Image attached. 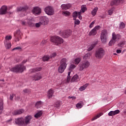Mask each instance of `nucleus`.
Segmentation results:
<instances>
[{"mask_svg":"<svg viewBox=\"0 0 126 126\" xmlns=\"http://www.w3.org/2000/svg\"><path fill=\"white\" fill-rule=\"evenodd\" d=\"M71 6V5L69 3L68 4H63L61 5V7L62 9H68Z\"/></svg>","mask_w":126,"mask_h":126,"instance_id":"nucleus-21","label":"nucleus"},{"mask_svg":"<svg viewBox=\"0 0 126 126\" xmlns=\"http://www.w3.org/2000/svg\"><path fill=\"white\" fill-rule=\"evenodd\" d=\"M65 68H66L60 65V66L58 67V72L60 73H63V72L64 71V69H65Z\"/></svg>","mask_w":126,"mask_h":126,"instance_id":"nucleus-25","label":"nucleus"},{"mask_svg":"<svg viewBox=\"0 0 126 126\" xmlns=\"http://www.w3.org/2000/svg\"><path fill=\"white\" fill-rule=\"evenodd\" d=\"M63 14L64 16H69L70 14V12H69L68 11H64L63 12Z\"/></svg>","mask_w":126,"mask_h":126,"instance_id":"nucleus-36","label":"nucleus"},{"mask_svg":"<svg viewBox=\"0 0 126 126\" xmlns=\"http://www.w3.org/2000/svg\"><path fill=\"white\" fill-rule=\"evenodd\" d=\"M78 81V75H75L71 79V82H76V81Z\"/></svg>","mask_w":126,"mask_h":126,"instance_id":"nucleus-26","label":"nucleus"},{"mask_svg":"<svg viewBox=\"0 0 126 126\" xmlns=\"http://www.w3.org/2000/svg\"><path fill=\"white\" fill-rule=\"evenodd\" d=\"M40 21L42 25H47L49 23V18L46 16L41 17L40 18Z\"/></svg>","mask_w":126,"mask_h":126,"instance_id":"nucleus-13","label":"nucleus"},{"mask_svg":"<svg viewBox=\"0 0 126 126\" xmlns=\"http://www.w3.org/2000/svg\"><path fill=\"white\" fill-rule=\"evenodd\" d=\"M113 12H114V10L113 9H111L108 11V14L109 15H112Z\"/></svg>","mask_w":126,"mask_h":126,"instance_id":"nucleus-47","label":"nucleus"},{"mask_svg":"<svg viewBox=\"0 0 126 126\" xmlns=\"http://www.w3.org/2000/svg\"><path fill=\"white\" fill-rule=\"evenodd\" d=\"M42 13L41 8L38 7H34L32 10V13L34 15H40Z\"/></svg>","mask_w":126,"mask_h":126,"instance_id":"nucleus-14","label":"nucleus"},{"mask_svg":"<svg viewBox=\"0 0 126 126\" xmlns=\"http://www.w3.org/2000/svg\"><path fill=\"white\" fill-rule=\"evenodd\" d=\"M41 105H42V101H39L35 103V106L36 108H37V109H39V108H40Z\"/></svg>","mask_w":126,"mask_h":126,"instance_id":"nucleus-32","label":"nucleus"},{"mask_svg":"<svg viewBox=\"0 0 126 126\" xmlns=\"http://www.w3.org/2000/svg\"><path fill=\"white\" fill-rule=\"evenodd\" d=\"M15 50H21V47H16V48H14L12 49V51H14Z\"/></svg>","mask_w":126,"mask_h":126,"instance_id":"nucleus-56","label":"nucleus"},{"mask_svg":"<svg viewBox=\"0 0 126 126\" xmlns=\"http://www.w3.org/2000/svg\"><path fill=\"white\" fill-rule=\"evenodd\" d=\"M70 73H71V72H68V76L67 77V82H69V81H70Z\"/></svg>","mask_w":126,"mask_h":126,"instance_id":"nucleus-41","label":"nucleus"},{"mask_svg":"<svg viewBox=\"0 0 126 126\" xmlns=\"http://www.w3.org/2000/svg\"><path fill=\"white\" fill-rule=\"evenodd\" d=\"M29 90L27 89H26L25 90H23V93H27V92H28Z\"/></svg>","mask_w":126,"mask_h":126,"instance_id":"nucleus-59","label":"nucleus"},{"mask_svg":"<svg viewBox=\"0 0 126 126\" xmlns=\"http://www.w3.org/2000/svg\"><path fill=\"white\" fill-rule=\"evenodd\" d=\"M23 113H24V109H20L18 110H15L12 112L13 116H17L18 115H21Z\"/></svg>","mask_w":126,"mask_h":126,"instance_id":"nucleus-18","label":"nucleus"},{"mask_svg":"<svg viewBox=\"0 0 126 126\" xmlns=\"http://www.w3.org/2000/svg\"><path fill=\"white\" fill-rule=\"evenodd\" d=\"M80 62H81V59H80L79 58H76L74 60V63H75V64H78V63H80Z\"/></svg>","mask_w":126,"mask_h":126,"instance_id":"nucleus-39","label":"nucleus"},{"mask_svg":"<svg viewBox=\"0 0 126 126\" xmlns=\"http://www.w3.org/2000/svg\"><path fill=\"white\" fill-rule=\"evenodd\" d=\"M14 97H15V94H10L9 97L10 100H13Z\"/></svg>","mask_w":126,"mask_h":126,"instance_id":"nucleus-50","label":"nucleus"},{"mask_svg":"<svg viewBox=\"0 0 126 126\" xmlns=\"http://www.w3.org/2000/svg\"><path fill=\"white\" fill-rule=\"evenodd\" d=\"M76 107L78 109H80V108H82V104H81V103H78L76 104Z\"/></svg>","mask_w":126,"mask_h":126,"instance_id":"nucleus-42","label":"nucleus"},{"mask_svg":"<svg viewBox=\"0 0 126 126\" xmlns=\"http://www.w3.org/2000/svg\"><path fill=\"white\" fill-rule=\"evenodd\" d=\"M105 55V50L103 48H99L95 52V57L96 59H102Z\"/></svg>","mask_w":126,"mask_h":126,"instance_id":"nucleus-6","label":"nucleus"},{"mask_svg":"<svg viewBox=\"0 0 126 126\" xmlns=\"http://www.w3.org/2000/svg\"><path fill=\"white\" fill-rule=\"evenodd\" d=\"M11 121H12V119H10L9 120H7V123H11Z\"/></svg>","mask_w":126,"mask_h":126,"instance_id":"nucleus-60","label":"nucleus"},{"mask_svg":"<svg viewBox=\"0 0 126 126\" xmlns=\"http://www.w3.org/2000/svg\"><path fill=\"white\" fill-rule=\"evenodd\" d=\"M68 98V99H72V100H75V99H76V97H75V96H69Z\"/></svg>","mask_w":126,"mask_h":126,"instance_id":"nucleus-54","label":"nucleus"},{"mask_svg":"<svg viewBox=\"0 0 126 126\" xmlns=\"http://www.w3.org/2000/svg\"><path fill=\"white\" fill-rule=\"evenodd\" d=\"M51 41L58 46V45H61L63 43V39L58 35H55L51 37Z\"/></svg>","mask_w":126,"mask_h":126,"instance_id":"nucleus-2","label":"nucleus"},{"mask_svg":"<svg viewBox=\"0 0 126 126\" xmlns=\"http://www.w3.org/2000/svg\"><path fill=\"white\" fill-rule=\"evenodd\" d=\"M56 56H57V53H54L51 55L50 58L51 59H52V58H55V57H56Z\"/></svg>","mask_w":126,"mask_h":126,"instance_id":"nucleus-53","label":"nucleus"},{"mask_svg":"<svg viewBox=\"0 0 126 126\" xmlns=\"http://www.w3.org/2000/svg\"><path fill=\"white\" fill-rule=\"evenodd\" d=\"M50 56H46L43 57V62H48V61H49V60H50Z\"/></svg>","mask_w":126,"mask_h":126,"instance_id":"nucleus-35","label":"nucleus"},{"mask_svg":"<svg viewBox=\"0 0 126 126\" xmlns=\"http://www.w3.org/2000/svg\"><path fill=\"white\" fill-rule=\"evenodd\" d=\"M27 9V7H19L17 9V11H26Z\"/></svg>","mask_w":126,"mask_h":126,"instance_id":"nucleus-30","label":"nucleus"},{"mask_svg":"<svg viewBox=\"0 0 126 126\" xmlns=\"http://www.w3.org/2000/svg\"><path fill=\"white\" fill-rule=\"evenodd\" d=\"M97 11H98V7H95L94 8L93 11H92V14L93 16H95L97 13Z\"/></svg>","mask_w":126,"mask_h":126,"instance_id":"nucleus-27","label":"nucleus"},{"mask_svg":"<svg viewBox=\"0 0 126 126\" xmlns=\"http://www.w3.org/2000/svg\"><path fill=\"white\" fill-rule=\"evenodd\" d=\"M124 45H125V43L124 42H120L118 45V47H121V48H123Z\"/></svg>","mask_w":126,"mask_h":126,"instance_id":"nucleus-48","label":"nucleus"},{"mask_svg":"<svg viewBox=\"0 0 126 126\" xmlns=\"http://www.w3.org/2000/svg\"><path fill=\"white\" fill-rule=\"evenodd\" d=\"M72 32L70 30H64L63 31H60L59 32V35L63 37V38H68L69 36L71 35Z\"/></svg>","mask_w":126,"mask_h":126,"instance_id":"nucleus-4","label":"nucleus"},{"mask_svg":"<svg viewBox=\"0 0 126 126\" xmlns=\"http://www.w3.org/2000/svg\"><path fill=\"white\" fill-rule=\"evenodd\" d=\"M22 33L20 32L19 30H17V31L15 32L14 36L15 38V41L16 42H18L19 40H20V38H21V35Z\"/></svg>","mask_w":126,"mask_h":126,"instance_id":"nucleus-11","label":"nucleus"},{"mask_svg":"<svg viewBox=\"0 0 126 126\" xmlns=\"http://www.w3.org/2000/svg\"><path fill=\"white\" fill-rule=\"evenodd\" d=\"M25 67L22 64L17 65L11 68L10 70L13 72H23L25 70Z\"/></svg>","mask_w":126,"mask_h":126,"instance_id":"nucleus-3","label":"nucleus"},{"mask_svg":"<svg viewBox=\"0 0 126 126\" xmlns=\"http://www.w3.org/2000/svg\"><path fill=\"white\" fill-rule=\"evenodd\" d=\"M87 84L86 85H85L82 87H81L80 88H79V90L80 91H84V90H85V89H86V88H87Z\"/></svg>","mask_w":126,"mask_h":126,"instance_id":"nucleus-38","label":"nucleus"},{"mask_svg":"<svg viewBox=\"0 0 126 126\" xmlns=\"http://www.w3.org/2000/svg\"><path fill=\"white\" fill-rule=\"evenodd\" d=\"M101 115L98 114L96 116H95L92 119V121H95V120H97V119H98V118H100V116Z\"/></svg>","mask_w":126,"mask_h":126,"instance_id":"nucleus-46","label":"nucleus"},{"mask_svg":"<svg viewBox=\"0 0 126 126\" xmlns=\"http://www.w3.org/2000/svg\"><path fill=\"white\" fill-rule=\"evenodd\" d=\"M75 67H76V66L74 64H71L69 67V70H70V71H72V70L74 69Z\"/></svg>","mask_w":126,"mask_h":126,"instance_id":"nucleus-37","label":"nucleus"},{"mask_svg":"<svg viewBox=\"0 0 126 126\" xmlns=\"http://www.w3.org/2000/svg\"><path fill=\"white\" fill-rule=\"evenodd\" d=\"M118 39V40L121 39V35L120 34L116 35L115 32H113L112 33V39L109 42V46H112V45H114V44L116 43V39Z\"/></svg>","mask_w":126,"mask_h":126,"instance_id":"nucleus-9","label":"nucleus"},{"mask_svg":"<svg viewBox=\"0 0 126 126\" xmlns=\"http://www.w3.org/2000/svg\"><path fill=\"white\" fill-rule=\"evenodd\" d=\"M42 69V68L41 67H37L32 69L33 72H36L37 71H41V70Z\"/></svg>","mask_w":126,"mask_h":126,"instance_id":"nucleus-33","label":"nucleus"},{"mask_svg":"<svg viewBox=\"0 0 126 126\" xmlns=\"http://www.w3.org/2000/svg\"><path fill=\"white\" fill-rule=\"evenodd\" d=\"M2 109H3V101L0 99V115L2 112Z\"/></svg>","mask_w":126,"mask_h":126,"instance_id":"nucleus-28","label":"nucleus"},{"mask_svg":"<svg viewBox=\"0 0 126 126\" xmlns=\"http://www.w3.org/2000/svg\"><path fill=\"white\" fill-rule=\"evenodd\" d=\"M60 65L66 68L67 65V59L66 58L62 59L60 61Z\"/></svg>","mask_w":126,"mask_h":126,"instance_id":"nucleus-15","label":"nucleus"},{"mask_svg":"<svg viewBox=\"0 0 126 126\" xmlns=\"http://www.w3.org/2000/svg\"><path fill=\"white\" fill-rule=\"evenodd\" d=\"M53 95H54V91L52 89H50L48 91L47 96L48 97V99H50V98H52L53 97Z\"/></svg>","mask_w":126,"mask_h":126,"instance_id":"nucleus-22","label":"nucleus"},{"mask_svg":"<svg viewBox=\"0 0 126 126\" xmlns=\"http://www.w3.org/2000/svg\"><path fill=\"white\" fill-rule=\"evenodd\" d=\"M120 113L119 110H116L114 111H113V115L115 116V115H117V114H119Z\"/></svg>","mask_w":126,"mask_h":126,"instance_id":"nucleus-49","label":"nucleus"},{"mask_svg":"<svg viewBox=\"0 0 126 126\" xmlns=\"http://www.w3.org/2000/svg\"><path fill=\"white\" fill-rule=\"evenodd\" d=\"M42 74L40 73H37L34 75L33 77V80H35V81H38L40 80V79H42Z\"/></svg>","mask_w":126,"mask_h":126,"instance_id":"nucleus-16","label":"nucleus"},{"mask_svg":"<svg viewBox=\"0 0 126 126\" xmlns=\"http://www.w3.org/2000/svg\"><path fill=\"white\" fill-rule=\"evenodd\" d=\"M114 55H117V54H116V53H114Z\"/></svg>","mask_w":126,"mask_h":126,"instance_id":"nucleus-64","label":"nucleus"},{"mask_svg":"<svg viewBox=\"0 0 126 126\" xmlns=\"http://www.w3.org/2000/svg\"><path fill=\"white\" fill-rule=\"evenodd\" d=\"M91 56V54L90 53H88L85 54V56L83 57L84 60H88L90 59V57Z\"/></svg>","mask_w":126,"mask_h":126,"instance_id":"nucleus-31","label":"nucleus"},{"mask_svg":"<svg viewBox=\"0 0 126 126\" xmlns=\"http://www.w3.org/2000/svg\"><path fill=\"white\" fill-rule=\"evenodd\" d=\"M90 1H92L93 0H89Z\"/></svg>","mask_w":126,"mask_h":126,"instance_id":"nucleus-62","label":"nucleus"},{"mask_svg":"<svg viewBox=\"0 0 126 126\" xmlns=\"http://www.w3.org/2000/svg\"><path fill=\"white\" fill-rule=\"evenodd\" d=\"M116 53H117V54H121V53H122V50L118 49L116 51Z\"/></svg>","mask_w":126,"mask_h":126,"instance_id":"nucleus-58","label":"nucleus"},{"mask_svg":"<svg viewBox=\"0 0 126 126\" xmlns=\"http://www.w3.org/2000/svg\"><path fill=\"white\" fill-rule=\"evenodd\" d=\"M27 23L28 25L31 26V25L32 24V19L31 18L30 20H25L21 21L22 25L25 26L27 24Z\"/></svg>","mask_w":126,"mask_h":126,"instance_id":"nucleus-17","label":"nucleus"},{"mask_svg":"<svg viewBox=\"0 0 126 126\" xmlns=\"http://www.w3.org/2000/svg\"><path fill=\"white\" fill-rule=\"evenodd\" d=\"M123 0H113L111 3V5H118Z\"/></svg>","mask_w":126,"mask_h":126,"instance_id":"nucleus-23","label":"nucleus"},{"mask_svg":"<svg viewBox=\"0 0 126 126\" xmlns=\"http://www.w3.org/2000/svg\"><path fill=\"white\" fill-rule=\"evenodd\" d=\"M46 43H47V41L45 40H43L41 41L40 45H41V46H43V45H45V44H46Z\"/></svg>","mask_w":126,"mask_h":126,"instance_id":"nucleus-51","label":"nucleus"},{"mask_svg":"<svg viewBox=\"0 0 126 126\" xmlns=\"http://www.w3.org/2000/svg\"><path fill=\"white\" fill-rule=\"evenodd\" d=\"M15 99L17 100V101H18V100H20V96H15Z\"/></svg>","mask_w":126,"mask_h":126,"instance_id":"nucleus-57","label":"nucleus"},{"mask_svg":"<svg viewBox=\"0 0 126 126\" xmlns=\"http://www.w3.org/2000/svg\"><path fill=\"white\" fill-rule=\"evenodd\" d=\"M2 81H4V80L3 79V80H2Z\"/></svg>","mask_w":126,"mask_h":126,"instance_id":"nucleus-63","label":"nucleus"},{"mask_svg":"<svg viewBox=\"0 0 126 126\" xmlns=\"http://www.w3.org/2000/svg\"><path fill=\"white\" fill-rule=\"evenodd\" d=\"M108 116H114V112L113 111H111L110 112L108 113Z\"/></svg>","mask_w":126,"mask_h":126,"instance_id":"nucleus-55","label":"nucleus"},{"mask_svg":"<svg viewBox=\"0 0 126 126\" xmlns=\"http://www.w3.org/2000/svg\"><path fill=\"white\" fill-rule=\"evenodd\" d=\"M12 36L11 35H6L4 41V44L5 46L6 49H9L11 47V43H10V40H11Z\"/></svg>","mask_w":126,"mask_h":126,"instance_id":"nucleus-7","label":"nucleus"},{"mask_svg":"<svg viewBox=\"0 0 126 126\" xmlns=\"http://www.w3.org/2000/svg\"><path fill=\"white\" fill-rule=\"evenodd\" d=\"M26 62H27V60H24V61L22 62V63H26Z\"/></svg>","mask_w":126,"mask_h":126,"instance_id":"nucleus-61","label":"nucleus"},{"mask_svg":"<svg viewBox=\"0 0 126 126\" xmlns=\"http://www.w3.org/2000/svg\"><path fill=\"white\" fill-rule=\"evenodd\" d=\"M101 28V27L100 26H97L95 27L89 33V35L90 36H95L96 34H97V30H99Z\"/></svg>","mask_w":126,"mask_h":126,"instance_id":"nucleus-12","label":"nucleus"},{"mask_svg":"<svg viewBox=\"0 0 126 126\" xmlns=\"http://www.w3.org/2000/svg\"><path fill=\"white\" fill-rule=\"evenodd\" d=\"M100 39L102 43L103 44L107 42V31L106 30L102 31L100 35Z\"/></svg>","mask_w":126,"mask_h":126,"instance_id":"nucleus-10","label":"nucleus"},{"mask_svg":"<svg viewBox=\"0 0 126 126\" xmlns=\"http://www.w3.org/2000/svg\"><path fill=\"white\" fill-rule=\"evenodd\" d=\"M32 119V116L28 115L26 116L25 118H20L15 119V122L16 125H18V126H27V125H29V124H30V122Z\"/></svg>","mask_w":126,"mask_h":126,"instance_id":"nucleus-1","label":"nucleus"},{"mask_svg":"<svg viewBox=\"0 0 126 126\" xmlns=\"http://www.w3.org/2000/svg\"><path fill=\"white\" fill-rule=\"evenodd\" d=\"M7 10V7L6 6H2L0 9V14H5Z\"/></svg>","mask_w":126,"mask_h":126,"instance_id":"nucleus-20","label":"nucleus"},{"mask_svg":"<svg viewBox=\"0 0 126 126\" xmlns=\"http://www.w3.org/2000/svg\"><path fill=\"white\" fill-rule=\"evenodd\" d=\"M119 27H120V29H124V28H125V27H126V24H125V23L122 22L120 23Z\"/></svg>","mask_w":126,"mask_h":126,"instance_id":"nucleus-40","label":"nucleus"},{"mask_svg":"<svg viewBox=\"0 0 126 126\" xmlns=\"http://www.w3.org/2000/svg\"><path fill=\"white\" fill-rule=\"evenodd\" d=\"M94 24H95V21H94L93 22H92L91 24L90 25V28H92L93 27V25H94Z\"/></svg>","mask_w":126,"mask_h":126,"instance_id":"nucleus-52","label":"nucleus"},{"mask_svg":"<svg viewBox=\"0 0 126 126\" xmlns=\"http://www.w3.org/2000/svg\"><path fill=\"white\" fill-rule=\"evenodd\" d=\"M77 16H79V19H81V12L74 11L72 13V17L75 18V19H76V17H77Z\"/></svg>","mask_w":126,"mask_h":126,"instance_id":"nucleus-19","label":"nucleus"},{"mask_svg":"<svg viewBox=\"0 0 126 126\" xmlns=\"http://www.w3.org/2000/svg\"><path fill=\"white\" fill-rule=\"evenodd\" d=\"M97 44H98V42L97 41L93 43L91 45V46L89 48L88 51H92V50H93V48H95V47H96V45H97Z\"/></svg>","mask_w":126,"mask_h":126,"instance_id":"nucleus-24","label":"nucleus"},{"mask_svg":"<svg viewBox=\"0 0 126 126\" xmlns=\"http://www.w3.org/2000/svg\"><path fill=\"white\" fill-rule=\"evenodd\" d=\"M82 12L84 13L85 11L87 10V8L86 7V5H82L81 6Z\"/></svg>","mask_w":126,"mask_h":126,"instance_id":"nucleus-34","label":"nucleus"},{"mask_svg":"<svg viewBox=\"0 0 126 126\" xmlns=\"http://www.w3.org/2000/svg\"><path fill=\"white\" fill-rule=\"evenodd\" d=\"M79 70L82 71L83 69L85 68H88L90 65V63L88 61H85L82 62L81 63L79 64Z\"/></svg>","mask_w":126,"mask_h":126,"instance_id":"nucleus-5","label":"nucleus"},{"mask_svg":"<svg viewBox=\"0 0 126 126\" xmlns=\"http://www.w3.org/2000/svg\"><path fill=\"white\" fill-rule=\"evenodd\" d=\"M42 114H43V112H42L41 111H38L34 115V118H36V119H38V118H40V117H41L42 116Z\"/></svg>","mask_w":126,"mask_h":126,"instance_id":"nucleus-29","label":"nucleus"},{"mask_svg":"<svg viewBox=\"0 0 126 126\" xmlns=\"http://www.w3.org/2000/svg\"><path fill=\"white\" fill-rule=\"evenodd\" d=\"M41 25H42L40 21H39V23H37L35 24V27L37 28H39V27H40V26H41Z\"/></svg>","mask_w":126,"mask_h":126,"instance_id":"nucleus-44","label":"nucleus"},{"mask_svg":"<svg viewBox=\"0 0 126 126\" xmlns=\"http://www.w3.org/2000/svg\"><path fill=\"white\" fill-rule=\"evenodd\" d=\"M44 11L47 15L52 16L55 14V10L52 6H47L44 8Z\"/></svg>","mask_w":126,"mask_h":126,"instance_id":"nucleus-8","label":"nucleus"},{"mask_svg":"<svg viewBox=\"0 0 126 126\" xmlns=\"http://www.w3.org/2000/svg\"><path fill=\"white\" fill-rule=\"evenodd\" d=\"M55 107L56 108H59L61 107V103L60 102V101H58L55 103Z\"/></svg>","mask_w":126,"mask_h":126,"instance_id":"nucleus-45","label":"nucleus"},{"mask_svg":"<svg viewBox=\"0 0 126 126\" xmlns=\"http://www.w3.org/2000/svg\"><path fill=\"white\" fill-rule=\"evenodd\" d=\"M75 20V25H79V24H80V21L79 20H75V19H74Z\"/></svg>","mask_w":126,"mask_h":126,"instance_id":"nucleus-43","label":"nucleus"}]
</instances>
